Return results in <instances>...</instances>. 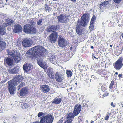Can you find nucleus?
Listing matches in <instances>:
<instances>
[{
  "label": "nucleus",
  "instance_id": "nucleus-1",
  "mask_svg": "<svg viewBox=\"0 0 123 123\" xmlns=\"http://www.w3.org/2000/svg\"><path fill=\"white\" fill-rule=\"evenodd\" d=\"M89 16L88 13H85L81 17L80 20L77 21L76 30L78 34L81 35L83 34L81 26L85 27L86 25L89 21Z\"/></svg>",
  "mask_w": 123,
  "mask_h": 123
},
{
  "label": "nucleus",
  "instance_id": "nucleus-2",
  "mask_svg": "<svg viewBox=\"0 0 123 123\" xmlns=\"http://www.w3.org/2000/svg\"><path fill=\"white\" fill-rule=\"evenodd\" d=\"M31 50L33 52H34L30 56V58L32 59H35L38 57H43L46 55V49L40 45L35 46L32 48Z\"/></svg>",
  "mask_w": 123,
  "mask_h": 123
},
{
  "label": "nucleus",
  "instance_id": "nucleus-3",
  "mask_svg": "<svg viewBox=\"0 0 123 123\" xmlns=\"http://www.w3.org/2000/svg\"><path fill=\"white\" fill-rule=\"evenodd\" d=\"M23 31L26 33H35L36 32L35 27H33L30 24H26L23 27Z\"/></svg>",
  "mask_w": 123,
  "mask_h": 123
},
{
  "label": "nucleus",
  "instance_id": "nucleus-4",
  "mask_svg": "<svg viewBox=\"0 0 123 123\" xmlns=\"http://www.w3.org/2000/svg\"><path fill=\"white\" fill-rule=\"evenodd\" d=\"M40 123H52L54 119V117L51 115L43 116L40 118Z\"/></svg>",
  "mask_w": 123,
  "mask_h": 123
},
{
  "label": "nucleus",
  "instance_id": "nucleus-5",
  "mask_svg": "<svg viewBox=\"0 0 123 123\" xmlns=\"http://www.w3.org/2000/svg\"><path fill=\"white\" fill-rule=\"evenodd\" d=\"M123 57H121L113 63V66L115 69L119 70L121 68L123 65Z\"/></svg>",
  "mask_w": 123,
  "mask_h": 123
},
{
  "label": "nucleus",
  "instance_id": "nucleus-6",
  "mask_svg": "<svg viewBox=\"0 0 123 123\" xmlns=\"http://www.w3.org/2000/svg\"><path fill=\"white\" fill-rule=\"evenodd\" d=\"M23 79V77H15L13 80L8 82V84H11L14 86L18 84Z\"/></svg>",
  "mask_w": 123,
  "mask_h": 123
},
{
  "label": "nucleus",
  "instance_id": "nucleus-7",
  "mask_svg": "<svg viewBox=\"0 0 123 123\" xmlns=\"http://www.w3.org/2000/svg\"><path fill=\"white\" fill-rule=\"evenodd\" d=\"M4 61L5 65L11 66L13 64L14 61L9 56L6 57L4 58Z\"/></svg>",
  "mask_w": 123,
  "mask_h": 123
},
{
  "label": "nucleus",
  "instance_id": "nucleus-8",
  "mask_svg": "<svg viewBox=\"0 0 123 123\" xmlns=\"http://www.w3.org/2000/svg\"><path fill=\"white\" fill-rule=\"evenodd\" d=\"M58 46L61 47H64L67 45L66 40L62 37H59L58 42Z\"/></svg>",
  "mask_w": 123,
  "mask_h": 123
},
{
  "label": "nucleus",
  "instance_id": "nucleus-9",
  "mask_svg": "<svg viewBox=\"0 0 123 123\" xmlns=\"http://www.w3.org/2000/svg\"><path fill=\"white\" fill-rule=\"evenodd\" d=\"M58 21L60 23H64L67 22L68 19L67 16L64 15L63 14H60L57 17Z\"/></svg>",
  "mask_w": 123,
  "mask_h": 123
},
{
  "label": "nucleus",
  "instance_id": "nucleus-10",
  "mask_svg": "<svg viewBox=\"0 0 123 123\" xmlns=\"http://www.w3.org/2000/svg\"><path fill=\"white\" fill-rule=\"evenodd\" d=\"M32 40L29 38H25L23 40L22 42L24 47H26L30 46L32 44Z\"/></svg>",
  "mask_w": 123,
  "mask_h": 123
},
{
  "label": "nucleus",
  "instance_id": "nucleus-11",
  "mask_svg": "<svg viewBox=\"0 0 123 123\" xmlns=\"http://www.w3.org/2000/svg\"><path fill=\"white\" fill-rule=\"evenodd\" d=\"M60 26L59 25H52L50 27H48L46 29V31L48 32H56L55 31L59 29Z\"/></svg>",
  "mask_w": 123,
  "mask_h": 123
},
{
  "label": "nucleus",
  "instance_id": "nucleus-12",
  "mask_svg": "<svg viewBox=\"0 0 123 123\" xmlns=\"http://www.w3.org/2000/svg\"><path fill=\"white\" fill-rule=\"evenodd\" d=\"M58 37L57 32H55L51 33L49 36V39L51 43H55Z\"/></svg>",
  "mask_w": 123,
  "mask_h": 123
},
{
  "label": "nucleus",
  "instance_id": "nucleus-13",
  "mask_svg": "<svg viewBox=\"0 0 123 123\" xmlns=\"http://www.w3.org/2000/svg\"><path fill=\"white\" fill-rule=\"evenodd\" d=\"M81 106L80 105H76L74 107L73 113L75 115H77L79 114L81 110Z\"/></svg>",
  "mask_w": 123,
  "mask_h": 123
},
{
  "label": "nucleus",
  "instance_id": "nucleus-14",
  "mask_svg": "<svg viewBox=\"0 0 123 123\" xmlns=\"http://www.w3.org/2000/svg\"><path fill=\"white\" fill-rule=\"evenodd\" d=\"M8 89L9 92L11 95H13L14 94L16 88L15 86L12 85L11 84H8Z\"/></svg>",
  "mask_w": 123,
  "mask_h": 123
},
{
  "label": "nucleus",
  "instance_id": "nucleus-15",
  "mask_svg": "<svg viewBox=\"0 0 123 123\" xmlns=\"http://www.w3.org/2000/svg\"><path fill=\"white\" fill-rule=\"evenodd\" d=\"M14 31L15 33H17L21 31L22 27L21 25L18 24H17L14 25Z\"/></svg>",
  "mask_w": 123,
  "mask_h": 123
},
{
  "label": "nucleus",
  "instance_id": "nucleus-16",
  "mask_svg": "<svg viewBox=\"0 0 123 123\" xmlns=\"http://www.w3.org/2000/svg\"><path fill=\"white\" fill-rule=\"evenodd\" d=\"M40 88L41 90L45 93L48 92L50 90L49 86L46 85H41Z\"/></svg>",
  "mask_w": 123,
  "mask_h": 123
},
{
  "label": "nucleus",
  "instance_id": "nucleus-17",
  "mask_svg": "<svg viewBox=\"0 0 123 123\" xmlns=\"http://www.w3.org/2000/svg\"><path fill=\"white\" fill-rule=\"evenodd\" d=\"M6 23H4V26L6 27L9 25H13L14 23V21L12 19L8 18L6 19Z\"/></svg>",
  "mask_w": 123,
  "mask_h": 123
},
{
  "label": "nucleus",
  "instance_id": "nucleus-18",
  "mask_svg": "<svg viewBox=\"0 0 123 123\" xmlns=\"http://www.w3.org/2000/svg\"><path fill=\"white\" fill-rule=\"evenodd\" d=\"M23 69L25 71L27 72L31 70V66L29 64H24L23 65Z\"/></svg>",
  "mask_w": 123,
  "mask_h": 123
},
{
  "label": "nucleus",
  "instance_id": "nucleus-19",
  "mask_svg": "<svg viewBox=\"0 0 123 123\" xmlns=\"http://www.w3.org/2000/svg\"><path fill=\"white\" fill-rule=\"evenodd\" d=\"M20 55L19 53L16 52V54L13 57L15 62H18L21 60V58L20 57Z\"/></svg>",
  "mask_w": 123,
  "mask_h": 123
},
{
  "label": "nucleus",
  "instance_id": "nucleus-20",
  "mask_svg": "<svg viewBox=\"0 0 123 123\" xmlns=\"http://www.w3.org/2000/svg\"><path fill=\"white\" fill-rule=\"evenodd\" d=\"M111 0H108V1H105L103 2H102L99 5V7L100 9H102L103 7H105L111 1Z\"/></svg>",
  "mask_w": 123,
  "mask_h": 123
},
{
  "label": "nucleus",
  "instance_id": "nucleus-21",
  "mask_svg": "<svg viewBox=\"0 0 123 123\" xmlns=\"http://www.w3.org/2000/svg\"><path fill=\"white\" fill-rule=\"evenodd\" d=\"M28 92L27 88H23L20 91L19 94L21 96H23L26 94Z\"/></svg>",
  "mask_w": 123,
  "mask_h": 123
},
{
  "label": "nucleus",
  "instance_id": "nucleus-22",
  "mask_svg": "<svg viewBox=\"0 0 123 123\" xmlns=\"http://www.w3.org/2000/svg\"><path fill=\"white\" fill-rule=\"evenodd\" d=\"M6 43L3 41H0V51H2L5 49L6 47Z\"/></svg>",
  "mask_w": 123,
  "mask_h": 123
},
{
  "label": "nucleus",
  "instance_id": "nucleus-23",
  "mask_svg": "<svg viewBox=\"0 0 123 123\" xmlns=\"http://www.w3.org/2000/svg\"><path fill=\"white\" fill-rule=\"evenodd\" d=\"M47 74L48 76L50 77H53L54 76V73L53 72L51 68H48L47 71Z\"/></svg>",
  "mask_w": 123,
  "mask_h": 123
},
{
  "label": "nucleus",
  "instance_id": "nucleus-24",
  "mask_svg": "<svg viewBox=\"0 0 123 123\" xmlns=\"http://www.w3.org/2000/svg\"><path fill=\"white\" fill-rule=\"evenodd\" d=\"M74 114L72 112H70L67 115V116L66 117L67 119H71L73 120V119L75 116Z\"/></svg>",
  "mask_w": 123,
  "mask_h": 123
},
{
  "label": "nucleus",
  "instance_id": "nucleus-25",
  "mask_svg": "<svg viewBox=\"0 0 123 123\" xmlns=\"http://www.w3.org/2000/svg\"><path fill=\"white\" fill-rule=\"evenodd\" d=\"M16 52L14 50H10L8 52V55L13 58L16 54Z\"/></svg>",
  "mask_w": 123,
  "mask_h": 123
},
{
  "label": "nucleus",
  "instance_id": "nucleus-26",
  "mask_svg": "<svg viewBox=\"0 0 123 123\" xmlns=\"http://www.w3.org/2000/svg\"><path fill=\"white\" fill-rule=\"evenodd\" d=\"M116 50L114 51L115 54L117 56L119 55L122 53L123 50L116 47Z\"/></svg>",
  "mask_w": 123,
  "mask_h": 123
},
{
  "label": "nucleus",
  "instance_id": "nucleus-27",
  "mask_svg": "<svg viewBox=\"0 0 123 123\" xmlns=\"http://www.w3.org/2000/svg\"><path fill=\"white\" fill-rule=\"evenodd\" d=\"M61 100V98H55L54 99L52 103L54 104H59L60 103Z\"/></svg>",
  "mask_w": 123,
  "mask_h": 123
},
{
  "label": "nucleus",
  "instance_id": "nucleus-28",
  "mask_svg": "<svg viewBox=\"0 0 123 123\" xmlns=\"http://www.w3.org/2000/svg\"><path fill=\"white\" fill-rule=\"evenodd\" d=\"M116 47L122 50H123V42L122 41H120L119 44Z\"/></svg>",
  "mask_w": 123,
  "mask_h": 123
},
{
  "label": "nucleus",
  "instance_id": "nucleus-29",
  "mask_svg": "<svg viewBox=\"0 0 123 123\" xmlns=\"http://www.w3.org/2000/svg\"><path fill=\"white\" fill-rule=\"evenodd\" d=\"M16 69L15 68H13L12 69L8 70V72L10 74H16L17 72L16 70Z\"/></svg>",
  "mask_w": 123,
  "mask_h": 123
},
{
  "label": "nucleus",
  "instance_id": "nucleus-30",
  "mask_svg": "<svg viewBox=\"0 0 123 123\" xmlns=\"http://www.w3.org/2000/svg\"><path fill=\"white\" fill-rule=\"evenodd\" d=\"M66 74L67 77H71L72 76V73L70 70H67Z\"/></svg>",
  "mask_w": 123,
  "mask_h": 123
},
{
  "label": "nucleus",
  "instance_id": "nucleus-31",
  "mask_svg": "<svg viewBox=\"0 0 123 123\" xmlns=\"http://www.w3.org/2000/svg\"><path fill=\"white\" fill-rule=\"evenodd\" d=\"M4 30V28L0 26V34L3 35L5 34L6 32Z\"/></svg>",
  "mask_w": 123,
  "mask_h": 123
},
{
  "label": "nucleus",
  "instance_id": "nucleus-32",
  "mask_svg": "<svg viewBox=\"0 0 123 123\" xmlns=\"http://www.w3.org/2000/svg\"><path fill=\"white\" fill-rule=\"evenodd\" d=\"M21 43L22 42L21 40L17 39L16 42V46L19 47L21 46Z\"/></svg>",
  "mask_w": 123,
  "mask_h": 123
},
{
  "label": "nucleus",
  "instance_id": "nucleus-33",
  "mask_svg": "<svg viewBox=\"0 0 123 123\" xmlns=\"http://www.w3.org/2000/svg\"><path fill=\"white\" fill-rule=\"evenodd\" d=\"M37 63L41 67L43 68L44 67V64L43 63V62L39 60H37Z\"/></svg>",
  "mask_w": 123,
  "mask_h": 123
},
{
  "label": "nucleus",
  "instance_id": "nucleus-34",
  "mask_svg": "<svg viewBox=\"0 0 123 123\" xmlns=\"http://www.w3.org/2000/svg\"><path fill=\"white\" fill-rule=\"evenodd\" d=\"M21 108L24 109H25L28 107V105L27 104L24 103L21 104Z\"/></svg>",
  "mask_w": 123,
  "mask_h": 123
},
{
  "label": "nucleus",
  "instance_id": "nucleus-35",
  "mask_svg": "<svg viewBox=\"0 0 123 123\" xmlns=\"http://www.w3.org/2000/svg\"><path fill=\"white\" fill-rule=\"evenodd\" d=\"M89 28L91 31H92L94 30L93 23H92L90 22V26L89 27Z\"/></svg>",
  "mask_w": 123,
  "mask_h": 123
},
{
  "label": "nucleus",
  "instance_id": "nucleus-36",
  "mask_svg": "<svg viewBox=\"0 0 123 123\" xmlns=\"http://www.w3.org/2000/svg\"><path fill=\"white\" fill-rule=\"evenodd\" d=\"M44 6L45 11H49L51 10V8L50 7H49V6L46 4H45Z\"/></svg>",
  "mask_w": 123,
  "mask_h": 123
},
{
  "label": "nucleus",
  "instance_id": "nucleus-37",
  "mask_svg": "<svg viewBox=\"0 0 123 123\" xmlns=\"http://www.w3.org/2000/svg\"><path fill=\"white\" fill-rule=\"evenodd\" d=\"M116 80L115 78L113 79V80L111 82L109 86V88L110 89H112L113 85H114V83L113 80Z\"/></svg>",
  "mask_w": 123,
  "mask_h": 123
},
{
  "label": "nucleus",
  "instance_id": "nucleus-38",
  "mask_svg": "<svg viewBox=\"0 0 123 123\" xmlns=\"http://www.w3.org/2000/svg\"><path fill=\"white\" fill-rule=\"evenodd\" d=\"M29 20V23L31 25H33L35 23L33 19H30Z\"/></svg>",
  "mask_w": 123,
  "mask_h": 123
},
{
  "label": "nucleus",
  "instance_id": "nucleus-39",
  "mask_svg": "<svg viewBox=\"0 0 123 123\" xmlns=\"http://www.w3.org/2000/svg\"><path fill=\"white\" fill-rule=\"evenodd\" d=\"M25 83H24L23 82L21 83L18 86V90L20 89V88L25 86Z\"/></svg>",
  "mask_w": 123,
  "mask_h": 123
},
{
  "label": "nucleus",
  "instance_id": "nucleus-40",
  "mask_svg": "<svg viewBox=\"0 0 123 123\" xmlns=\"http://www.w3.org/2000/svg\"><path fill=\"white\" fill-rule=\"evenodd\" d=\"M96 18L95 16H93L92 18L91 19V20L90 22L92 23H93L94 22L95 20L96 19Z\"/></svg>",
  "mask_w": 123,
  "mask_h": 123
},
{
  "label": "nucleus",
  "instance_id": "nucleus-41",
  "mask_svg": "<svg viewBox=\"0 0 123 123\" xmlns=\"http://www.w3.org/2000/svg\"><path fill=\"white\" fill-rule=\"evenodd\" d=\"M73 120L70 119H67L64 123H71Z\"/></svg>",
  "mask_w": 123,
  "mask_h": 123
},
{
  "label": "nucleus",
  "instance_id": "nucleus-42",
  "mask_svg": "<svg viewBox=\"0 0 123 123\" xmlns=\"http://www.w3.org/2000/svg\"><path fill=\"white\" fill-rule=\"evenodd\" d=\"M42 19H41L39 20L37 22V24L38 25H41V23L42 22Z\"/></svg>",
  "mask_w": 123,
  "mask_h": 123
},
{
  "label": "nucleus",
  "instance_id": "nucleus-43",
  "mask_svg": "<svg viewBox=\"0 0 123 123\" xmlns=\"http://www.w3.org/2000/svg\"><path fill=\"white\" fill-rule=\"evenodd\" d=\"M56 80L59 82H60L62 81V79L61 77H55Z\"/></svg>",
  "mask_w": 123,
  "mask_h": 123
},
{
  "label": "nucleus",
  "instance_id": "nucleus-44",
  "mask_svg": "<svg viewBox=\"0 0 123 123\" xmlns=\"http://www.w3.org/2000/svg\"><path fill=\"white\" fill-rule=\"evenodd\" d=\"M78 66L79 67V69L80 70V71H81L82 70V69H81V68H82V67H83L82 65H81L80 64H79Z\"/></svg>",
  "mask_w": 123,
  "mask_h": 123
},
{
  "label": "nucleus",
  "instance_id": "nucleus-45",
  "mask_svg": "<svg viewBox=\"0 0 123 123\" xmlns=\"http://www.w3.org/2000/svg\"><path fill=\"white\" fill-rule=\"evenodd\" d=\"M44 113L42 112H40L38 114L37 116L38 117H40L42 116L43 115Z\"/></svg>",
  "mask_w": 123,
  "mask_h": 123
},
{
  "label": "nucleus",
  "instance_id": "nucleus-46",
  "mask_svg": "<svg viewBox=\"0 0 123 123\" xmlns=\"http://www.w3.org/2000/svg\"><path fill=\"white\" fill-rule=\"evenodd\" d=\"M109 114H110L109 113V114H107L106 115L105 117V120H108V118L110 116Z\"/></svg>",
  "mask_w": 123,
  "mask_h": 123
},
{
  "label": "nucleus",
  "instance_id": "nucleus-47",
  "mask_svg": "<svg viewBox=\"0 0 123 123\" xmlns=\"http://www.w3.org/2000/svg\"><path fill=\"white\" fill-rule=\"evenodd\" d=\"M114 2L116 3H119L122 0H113Z\"/></svg>",
  "mask_w": 123,
  "mask_h": 123
},
{
  "label": "nucleus",
  "instance_id": "nucleus-48",
  "mask_svg": "<svg viewBox=\"0 0 123 123\" xmlns=\"http://www.w3.org/2000/svg\"><path fill=\"white\" fill-rule=\"evenodd\" d=\"M55 76V77H60L59 75V73L58 72H56Z\"/></svg>",
  "mask_w": 123,
  "mask_h": 123
},
{
  "label": "nucleus",
  "instance_id": "nucleus-49",
  "mask_svg": "<svg viewBox=\"0 0 123 123\" xmlns=\"http://www.w3.org/2000/svg\"><path fill=\"white\" fill-rule=\"evenodd\" d=\"M111 106H112L113 107H114L115 106V105L114 104H113V102H112L111 104Z\"/></svg>",
  "mask_w": 123,
  "mask_h": 123
},
{
  "label": "nucleus",
  "instance_id": "nucleus-50",
  "mask_svg": "<svg viewBox=\"0 0 123 123\" xmlns=\"http://www.w3.org/2000/svg\"><path fill=\"white\" fill-rule=\"evenodd\" d=\"M92 56L94 58H95L96 59H98L99 58V57H98V58H97L96 56H95L94 54H92Z\"/></svg>",
  "mask_w": 123,
  "mask_h": 123
},
{
  "label": "nucleus",
  "instance_id": "nucleus-51",
  "mask_svg": "<svg viewBox=\"0 0 123 123\" xmlns=\"http://www.w3.org/2000/svg\"><path fill=\"white\" fill-rule=\"evenodd\" d=\"M71 1H73L74 3H75L76 1V0H70Z\"/></svg>",
  "mask_w": 123,
  "mask_h": 123
},
{
  "label": "nucleus",
  "instance_id": "nucleus-52",
  "mask_svg": "<svg viewBox=\"0 0 123 123\" xmlns=\"http://www.w3.org/2000/svg\"><path fill=\"white\" fill-rule=\"evenodd\" d=\"M122 76V74H119L118 75V77H121V76Z\"/></svg>",
  "mask_w": 123,
  "mask_h": 123
},
{
  "label": "nucleus",
  "instance_id": "nucleus-53",
  "mask_svg": "<svg viewBox=\"0 0 123 123\" xmlns=\"http://www.w3.org/2000/svg\"><path fill=\"white\" fill-rule=\"evenodd\" d=\"M33 123H40L39 121H36L35 122H33Z\"/></svg>",
  "mask_w": 123,
  "mask_h": 123
},
{
  "label": "nucleus",
  "instance_id": "nucleus-54",
  "mask_svg": "<svg viewBox=\"0 0 123 123\" xmlns=\"http://www.w3.org/2000/svg\"><path fill=\"white\" fill-rule=\"evenodd\" d=\"M91 48L92 49H93V48H94V47H93V46H91Z\"/></svg>",
  "mask_w": 123,
  "mask_h": 123
},
{
  "label": "nucleus",
  "instance_id": "nucleus-55",
  "mask_svg": "<svg viewBox=\"0 0 123 123\" xmlns=\"http://www.w3.org/2000/svg\"><path fill=\"white\" fill-rule=\"evenodd\" d=\"M73 49V48L72 47H70V48L69 49L70 50H71Z\"/></svg>",
  "mask_w": 123,
  "mask_h": 123
},
{
  "label": "nucleus",
  "instance_id": "nucleus-56",
  "mask_svg": "<svg viewBox=\"0 0 123 123\" xmlns=\"http://www.w3.org/2000/svg\"><path fill=\"white\" fill-rule=\"evenodd\" d=\"M121 36H122V38H123V33H122L121 34Z\"/></svg>",
  "mask_w": 123,
  "mask_h": 123
},
{
  "label": "nucleus",
  "instance_id": "nucleus-57",
  "mask_svg": "<svg viewBox=\"0 0 123 123\" xmlns=\"http://www.w3.org/2000/svg\"><path fill=\"white\" fill-rule=\"evenodd\" d=\"M105 94H104L103 96H103V97H104L105 96Z\"/></svg>",
  "mask_w": 123,
  "mask_h": 123
},
{
  "label": "nucleus",
  "instance_id": "nucleus-58",
  "mask_svg": "<svg viewBox=\"0 0 123 123\" xmlns=\"http://www.w3.org/2000/svg\"><path fill=\"white\" fill-rule=\"evenodd\" d=\"M115 74H116L117 75V74H118V73H117V72H116L115 73Z\"/></svg>",
  "mask_w": 123,
  "mask_h": 123
},
{
  "label": "nucleus",
  "instance_id": "nucleus-59",
  "mask_svg": "<svg viewBox=\"0 0 123 123\" xmlns=\"http://www.w3.org/2000/svg\"><path fill=\"white\" fill-rule=\"evenodd\" d=\"M110 47H111V48H112V45L111 44V45H110Z\"/></svg>",
  "mask_w": 123,
  "mask_h": 123
},
{
  "label": "nucleus",
  "instance_id": "nucleus-60",
  "mask_svg": "<svg viewBox=\"0 0 123 123\" xmlns=\"http://www.w3.org/2000/svg\"><path fill=\"white\" fill-rule=\"evenodd\" d=\"M94 123L93 121H91V123Z\"/></svg>",
  "mask_w": 123,
  "mask_h": 123
},
{
  "label": "nucleus",
  "instance_id": "nucleus-61",
  "mask_svg": "<svg viewBox=\"0 0 123 123\" xmlns=\"http://www.w3.org/2000/svg\"><path fill=\"white\" fill-rule=\"evenodd\" d=\"M53 1H56L57 0H52Z\"/></svg>",
  "mask_w": 123,
  "mask_h": 123
},
{
  "label": "nucleus",
  "instance_id": "nucleus-62",
  "mask_svg": "<svg viewBox=\"0 0 123 123\" xmlns=\"http://www.w3.org/2000/svg\"><path fill=\"white\" fill-rule=\"evenodd\" d=\"M75 84L76 85H77V83H75Z\"/></svg>",
  "mask_w": 123,
  "mask_h": 123
},
{
  "label": "nucleus",
  "instance_id": "nucleus-63",
  "mask_svg": "<svg viewBox=\"0 0 123 123\" xmlns=\"http://www.w3.org/2000/svg\"><path fill=\"white\" fill-rule=\"evenodd\" d=\"M6 2H7V0H6Z\"/></svg>",
  "mask_w": 123,
  "mask_h": 123
},
{
  "label": "nucleus",
  "instance_id": "nucleus-64",
  "mask_svg": "<svg viewBox=\"0 0 123 123\" xmlns=\"http://www.w3.org/2000/svg\"><path fill=\"white\" fill-rule=\"evenodd\" d=\"M71 89H72V88L71 87Z\"/></svg>",
  "mask_w": 123,
  "mask_h": 123
}]
</instances>
